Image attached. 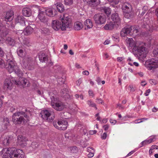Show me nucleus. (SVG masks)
Instances as JSON below:
<instances>
[{
  "label": "nucleus",
  "mask_w": 158,
  "mask_h": 158,
  "mask_svg": "<svg viewBox=\"0 0 158 158\" xmlns=\"http://www.w3.org/2000/svg\"><path fill=\"white\" fill-rule=\"evenodd\" d=\"M3 158H24V153L22 150L14 148H5L1 152Z\"/></svg>",
  "instance_id": "1"
},
{
  "label": "nucleus",
  "mask_w": 158,
  "mask_h": 158,
  "mask_svg": "<svg viewBox=\"0 0 158 158\" xmlns=\"http://www.w3.org/2000/svg\"><path fill=\"white\" fill-rule=\"evenodd\" d=\"M12 120L15 124H20L23 122L25 123L29 121V116L23 112H18L12 115Z\"/></svg>",
  "instance_id": "2"
},
{
  "label": "nucleus",
  "mask_w": 158,
  "mask_h": 158,
  "mask_svg": "<svg viewBox=\"0 0 158 158\" xmlns=\"http://www.w3.org/2000/svg\"><path fill=\"white\" fill-rule=\"evenodd\" d=\"M122 9L124 17L130 19L133 17V14L132 12V7L131 5L128 3L125 2L122 6Z\"/></svg>",
  "instance_id": "3"
},
{
  "label": "nucleus",
  "mask_w": 158,
  "mask_h": 158,
  "mask_svg": "<svg viewBox=\"0 0 158 158\" xmlns=\"http://www.w3.org/2000/svg\"><path fill=\"white\" fill-rule=\"evenodd\" d=\"M61 30L65 31L67 28H70L73 26V23L72 19L68 16L63 17L61 18Z\"/></svg>",
  "instance_id": "4"
},
{
  "label": "nucleus",
  "mask_w": 158,
  "mask_h": 158,
  "mask_svg": "<svg viewBox=\"0 0 158 158\" xmlns=\"http://www.w3.org/2000/svg\"><path fill=\"white\" fill-rule=\"evenodd\" d=\"M40 114L43 119L48 122H52L55 118L54 113L47 110L42 111Z\"/></svg>",
  "instance_id": "5"
},
{
  "label": "nucleus",
  "mask_w": 158,
  "mask_h": 158,
  "mask_svg": "<svg viewBox=\"0 0 158 158\" xmlns=\"http://www.w3.org/2000/svg\"><path fill=\"white\" fill-rule=\"evenodd\" d=\"M53 124L56 128L60 130L64 131L67 128L68 122L65 120H62L58 121L57 123L56 122H53Z\"/></svg>",
  "instance_id": "6"
},
{
  "label": "nucleus",
  "mask_w": 158,
  "mask_h": 158,
  "mask_svg": "<svg viewBox=\"0 0 158 158\" xmlns=\"http://www.w3.org/2000/svg\"><path fill=\"white\" fill-rule=\"evenodd\" d=\"M94 19L96 24L102 25L105 23L106 18L103 14H97L94 16Z\"/></svg>",
  "instance_id": "7"
},
{
  "label": "nucleus",
  "mask_w": 158,
  "mask_h": 158,
  "mask_svg": "<svg viewBox=\"0 0 158 158\" xmlns=\"http://www.w3.org/2000/svg\"><path fill=\"white\" fill-rule=\"evenodd\" d=\"M145 66L148 70H151L153 68L158 67V60L154 59L148 60L145 62Z\"/></svg>",
  "instance_id": "8"
},
{
  "label": "nucleus",
  "mask_w": 158,
  "mask_h": 158,
  "mask_svg": "<svg viewBox=\"0 0 158 158\" xmlns=\"http://www.w3.org/2000/svg\"><path fill=\"white\" fill-rule=\"evenodd\" d=\"M19 79V81H15V84L18 85H22L24 87L30 86V83L27 79L23 77H20Z\"/></svg>",
  "instance_id": "9"
},
{
  "label": "nucleus",
  "mask_w": 158,
  "mask_h": 158,
  "mask_svg": "<svg viewBox=\"0 0 158 158\" xmlns=\"http://www.w3.org/2000/svg\"><path fill=\"white\" fill-rule=\"evenodd\" d=\"M51 26L52 28L55 31H57L60 29L61 30V22L58 20H53L52 22Z\"/></svg>",
  "instance_id": "10"
},
{
  "label": "nucleus",
  "mask_w": 158,
  "mask_h": 158,
  "mask_svg": "<svg viewBox=\"0 0 158 158\" xmlns=\"http://www.w3.org/2000/svg\"><path fill=\"white\" fill-rule=\"evenodd\" d=\"M52 107L57 110L61 111L64 108V104L61 102H52L51 103Z\"/></svg>",
  "instance_id": "11"
},
{
  "label": "nucleus",
  "mask_w": 158,
  "mask_h": 158,
  "mask_svg": "<svg viewBox=\"0 0 158 158\" xmlns=\"http://www.w3.org/2000/svg\"><path fill=\"white\" fill-rule=\"evenodd\" d=\"M15 22L17 26L22 27H25V23L24 18L22 16H18L15 19Z\"/></svg>",
  "instance_id": "12"
},
{
  "label": "nucleus",
  "mask_w": 158,
  "mask_h": 158,
  "mask_svg": "<svg viewBox=\"0 0 158 158\" xmlns=\"http://www.w3.org/2000/svg\"><path fill=\"white\" fill-rule=\"evenodd\" d=\"M38 18L40 21L44 23H46L48 21V18L45 16V12L40 11L38 15Z\"/></svg>",
  "instance_id": "13"
},
{
  "label": "nucleus",
  "mask_w": 158,
  "mask_h": 158,
  "mask_svg": "<svg viewBox=\"0 0 158 158\" xmlns=\"http://www.w3.org/2000/svg\"><path fill=\"white\" fill-rule=\"evenodd\" d=\"M7 61L8 63V64L7 69L9 73H12L14 71L15 67L17 66L15 65V62L13 60H7Z\"/></svg>",
  "instance_id": "14"
},
{
  "label": "nucleus",
  "mask_w": 158,
  "mask_h": 158,
  "mask_svg": "<svg viewBox=\"0 0 158 158\" xmlns=\"http://www.w3.org/2000/svg\"><path fill=\"white\" fill-rule=\"evenodd\" d=\"M111 19L113 21V23L118 25L120 22V19L118 15V13H114L112 14L111 17Z\"/></svg>",
  "instance_id": "15"
},
{
  "label": "nucleus",
  "mask_w": 158,
  "mask_h": 158,
  "mask_svg": "<svg viewBox=\"0 0 158 158\" xmlns=\"http://www.w3.org/2000/svg\"><path fill=\"white\" fill-rule=\"evenodd\" d=\"M135 50H137L139 54L140 55H143L144 56L146 53V51L145 50V48L142 45L139 46L137 45V47L136 49H134Z\"/></svg>",
  "instance_id": "16"
},
{
  "label": "nucleus",
  "mask_w": 158,
  "mask_h": 158,
  "mask_svg": "<svg viewBox=\"0 0 158 158\" xmlns=\"http://www.w3.org/2000/svg\"><path fill=\"white\" fill-rule=\"evenodd\" d=\"M12 85L10 80L6 79L4 82V88L6 90H10L12 89Z\"/></svg>",
  "instance_id": "17"
},
{
  "label": "nucleus",
  "mask_w": 158,
  "mask_h": 158,
  "mask_svg": "<svg viewBox=\"0 0 158 158\" xmlns=\"http://www.w3.org/2000/svg\"><path fill=\"white\" fill-rule=\"evenodd\" d=\"M126 41L130 47H134V49H136L137 47L138 44L135 43L132 38H127L126 40Z\"/></svg>",
  "instance_id": "18"
},
{
  "label": "nucleus",
  "mask_w": 158,
  "mask_h": 158,
  "mask_svg": "<svg viewBox=\"0 0 158 158\" xmlns=\"http://www.w3.org/2000/svg\"><path fill=\"white\" fill-rule=\"evenodd\" d=\"M131 28L124 27L122 29L120 35L122 37H125L127 36V34H129L131 32Z\"/></svg>",
  "instance_id": "19"
},
{
  "label": "nucleus",
  "mask_w": 158,
  "mask_h": 158,
  "mask_svg": "<svg viewBox=\"0 0 158 158\" xmlns=\"http://www.w3.org/2000/svg\"><path fill=\"white\" fill-rule=\"evenodd\" d=\"M38 57L40 61L42 63L45 62L48 60L47 56L44 53H40L38 54Z\"/></svg>",
  "instance_id": "20"
},
{
  "label": "nucleus",
  "mask_w": 158,
  "mask_h": 158,
  "mask_svg": "<svg viewBox=\"0 0 158 158\" xmlns=\"http://www.w3.org/2000/svg\"><path fill=\"white\" fill-rule=\"evenodd\" d=\"M14 17V13L12 11H8L5 16V20L7 21H10L12 20Z\"/></svg>",
  "instance_id": "21"
},
{
  "label": "nucleus",
  "mask_w": 158,
  "mask_h": 158,
  "mask_svg": "<svg viewBox=\"0 0 158 158\" xmlns=\"http://www.w3.org/2000/svg\"><path fill=\"white\" fill-rule=\"evenodd\" d=\"M32 62V60L30 57H26L24 59L23 65L26 68H29Z\"/></svg>",
  "instance_id": "22"
},
{
  "label": "nucleus",
  "mask_w": 158,
  "mask_h": 158,
  "mask_svg": "<svg viewBox=\"0 0 158 158\" xmlns=\"http://www.w3.org/2000/svg\"><path fill=\"white\" fill-rule=\"evenodd\" d=\"M23 14L25 16L29 17L31 14V10L28 7L24 8L22 10Z\"/></svg>",
  "instance_id": "23"
},
{
  "label": "nucleus",
  "mask_w": 158,
  "mask_h": 158,
  "mask_svg": "<svg viewBox=\"0 0 158 158\" xmlns=\"http://www.w3.org/2000/svg\"><path fill=\"white\" fill-rule=\"evenodd\" d=\"M112 22H110L106 23L104 26V28L106 30H111L114 28V23Z\"/></svg>",
  "instance_id": "24"
},
{
  "label": "nucleus",
  "mask_w": 158,
  "mask_h": 158,
  "mask_svg": "<svg viewBox=\"0 0 158 158\" xmlns=\"http://www.w3.org/2000/svg\"><path fill=\"white\" fill-rule=\"evenodd\" d=\"M83 27L82 23L80 22H75L74 25V28L76 30H80Z\"/></svg>",
  "instance_id": "25"
},
{
  "label": "nucleus",
  "mask_w": 158,
  "mask_h": 158,
  "mask_svg": "<svg viewBox=\"0 0 158 158\" xmlns=\"http://www.w3.org/2000/svg\"><path fill=\"white\" fill-rule=\"evenodd\" d=\"M84 25L85 27V29H90L93 27V24L90 19H87L84 22Z\"/></svg>",
  "instance_id": "26"
},
{
  "label": "nucleus",
  "mask_w": 158,
  "mask_h": 158,
  "mask_svg": "<svg viewBox=\"0 0 158 158\" xmlns=\"http://www.w3.org/2000/svg\"><path fill=\"white\" fill-rule=\"evenodd\" d=\"M98 1L99 3L101 2V0H98ZM83 1L88 4L89 6H94L96 5L97 0H83Z\"/></svg>",
  "instance_id": "27"
},
{
  "label": "nucleus",
  "mask_w": 158,
  "mask_h": 158,
  "mask_svg": "<svg viewBox=\"0 0 158 158\" xmlns=\"http://www.w3.org/2000/svg\"><path fill=\"white\" fill-rule=\"evenodd\" d=\"M33 32V28L30 26H27L24 31L25 35H30Z\"/></svg>",
  "instance_id": "28"
},
{
  "label": "nucleus",
  "mask_w": 158,
  "mask_h": 158,
  "mask_svg": "<svg viewBox=\"0 0 158 158\" xmlns=\"http://www.w3.org/2000/svg\"><path fill=\"white\" fill-rule=\"evenodd\" d=\"M6 42L10 45H14L15 44L14 39L10 37H8L6 40Z\"/></svg>",
  "instance_id": "29"
},
{
  "label": "nucleus",
  "mask_w": 158,
  "mask_h": 158,
  "mask_svg": "<svg viewBox=\"0 0 158 158\" xmlns=\"http://www.w3.org/2000/svg\"><path fill=\"white\" fill-rule=\"evenodd\" d=\"M56 5L59 11L61 12L64 11V6L62 3L60 2L57 3Z\"/></svg>",
  "instance_id": "30"
},
{
  "label": "nucleus",
  "mask_w": 158,
  "mask_h": 158,
  "mask_svg": "<svg viewBox=\"0 0 158 158\" xmlns=\"http://www.w3.org/2000/svg\"><path fill=\"white\" fill-rule=\"evenodd\" d=\"M87 151L89 152L88 154V156L89 157H92L94 156V150L92 148L89 147L87 148Z\"/></svg>",
  "instance_id": "31"
},
{
  "label": "nucleus",
  "mask_w": 158,
  "mask_h": 158,
  "mask_svg": "<svg viewBox=\"0 0 158 158\" xmlns=\"http://www.w3.org/2000/svg\"><path fill=\"white\" fill-rule=\"evenodd\" d=\"M17 53L18 55L21 57H23L26 55V52L22 49H19L17 51Z\"/></svg>",
  "instance_id": "32"
},
{
  "label": "nucleus",
  "mask_w": 158,
  "mask_h": 158,
  "mask_svg": "<svg viewBox=\"0 0 158 158\" xmlns=\"http://www.w3.org/2000/svg\"><path fill=\"white\" fill-rule=\"evenodd\" d=\"M45 14L49 16L52 17L54 15L53 10L50 8L47 9L45 10Z\"/></svg>",
  "instance_id": "33"
},
{
  "label": "nucleus",
  "mask_w": 158,
  "mask_h": 158,
  "mask_svg": "<svg viewBox=\"0 0 158 158\" xmlns=\"http://www.w3.org/2000/svg\"><path fill=\"white\" fill-rule=\"evenodd\" d=\"M27 140L25 137L21 135L19 136L18 138V142L21 145L22 144L23 142H25Z\"/></svg>",
  "instance_id": "34"
},
{
  "label": "nucleus",
  "mask_w": 158,
  "mask_h": 158,
  "mask_svg": "<svg viewBox=\"0 0 158 158\" xmlns=\"http://www.w3.org/2000/svg\"><path fill=\"white\" fill-rule=\"evenodd\" d=\"M146 28L147 30L150 32L153 31L154 30V27L152 23H150L149 24H147L146 25Z\"/></svg>",
  "instance_id": "35"
},
{
  "label": "nucleus",
  "mask_w": 158,
  "mask_h": 158,
  "mask_svg": "<svg viewBox=\"0 0 158 158\" xmlns=\"http://www.w3.org/2000/svg\"><path fill=\"white\" fill-rule=\"evenodd\" d=\"M14 71L19 76H21L23 74V72L17 66L15 67V69Z\"/></svg>",
  "instance_id": "36"
},
{
  "label": "nucleus",
  "mask_w": 158,
  "mask_h": 158,
  "mask_svg": "<svg viewBox=\"0 0 158 158\" xmlns=\"http://www.w3.org/2000/svg\"><path fill=\"white\" fill-rule=\"evenodd\" d=\"M102 10L108 16L111 13V10L110 8L108 7H103Z\"/></svg>",
  "instance_id": "37"
},
{
  "label": "nucleus",
  "mask_w": 158,
  "mask_h": 158,
  "mask_svg": "<svg viewBox=\"0 0 158 158\" xmlns=\"http://www.w3.org/2000/svg\"><path fill=\"white\" fill-rule=\"evenodd\" d=\"M65 136L66 138L70 139H73L75 136L74 134L71 133H66L65 135Z\"/></svg>",
  "instance_id": "38"
},
{
  "label": "nucleus",
  "mask_w": 158,
  "mask_h": 158,
  "mask_svg": "<svg viewBox=\"0 0 158 158\" xmlns=\"http://www.w3.org/2000/svg\"><path fill=\"white\" fill-rule=\"evenodd\" d=\"M10 137H6L3 140V144L6 146L8 145L10 143Z\"/></svg>",
  "instance_id": "39"
},
{
  "label": "nucleus",
  "mask_w": 158,
  "mask_h": 158,
  "mask_svg": "<svg viewBox=\"0 0 158 158\" xmlns=\"http://www.w3.org/2000/svg\"><path fill=\"white\" fill-rule=\"evenodd\" d=\"M88 105L90 106L94 107L96 109H97V107L96 104L91 100H88L87 102Z\"/></svg>",
  "instance_id": "40"
},
{
  "label": "nucleus",
  "mask_w": 158,
  "mask_h": 158,
  "mask_svg": "<svg viewBox=\"0 0 158 158\" xmlns=\"http://www.w3.org/2000/svg\"><path fill=\"white\" fill-rule=\"evenodd\" d=\"M130 27L131 28V31L133 30L134 34H136L139 32V27H133L131 26Z\"/></svg>",
  "instance_id": "41"
},
{
  "label": "nucleus",
  "mask_w": 158,
  "mask_h": 158,
  "mask_svg": "<svg viewBox=\"0 0 158 158\" xmlns=\"http://www.w3.org/2000/svg\"><path fill=\"white\" fill-rule=\"evenodd\" d=\"M64 2L65 5L70 6L73 4V0H64Z\"/></svg>",
  "instance_id": "42"
},
{
  "label": "nucleus",
  "mask_w": 158,
  "mask_h": 158,
  "mask_svg": "<svg viewBox=\"0 0 158 158\" xmlns=\"http://www.w3.org/2000/svg\"><path fill=\"white\" fill-rule=\"evenodd\" d=\"M5 66V63L3 60L0 58V67L3 68Z\"/></svg>",
  "instance_id": "43"
},
{
  "label": "nucleus",
  "mask_w": 158,
  "mask_h": 158,
  "mask_svg": "<svg viewBox=\"0 0 158 158\" xmlns=\"http://www.w3.org/2000/svg\"><path fill=\"white\" fill-rule=\"evenodd\" d=\"M148 10V8L146 6H144L142 9L143 11L142 12L141 15H143L147 12V10Z\"/></svg>",
  "instance_id": "44"
},
{
  "label": "nucleus",
  "mask_w": 158,
  "mask_h": 158,
  "mask_svg": "<svg viewBox=\"0 0 158 158\" xmlns=\"http://www.w3.org/2000/svg\"><path fill=\"white\" fill-rule=\"evenodd\" d=\"M96 102L99 104L104 103L103 100L101 98H97L96 99Z\"/></svg>",
  "instance_id": "45"
},
{
  "label": "nucleus",
  "mask_w": 158,
  "mask_h": 158,
  "mask_svg": "<svg viewBox=\"0 0 158 158\" xmlns=\"http://www.w3.org/2000/svg\"><path fill=\"white\" fill-rule=\"evenodd\" d=\"M128 88L130 89V90L131 92H134L135 90V87L132 85H129Z\"/></svg>",
  "instance_id": "46"
},
{
  "label": "nucleus",
  "mask_w": 158,
  "mask_h": 158,
  "mask_svg": "<svg viewBox=\"0 0 158 158\" xmlns=\"http://www.w3.org/2000/svg\"><path fill=\"white\" fill-rule=\"evenodd\" d=\"M148 119L147 118H142L138 119L137 120H136L135 121V123H141L143 122V120H147Z\"/></svg>",
  "instance_id": "47"
},
{
  "label": "nucleus",
  "mask_w": 158,
  "mask_h": 158,
  "mask_svg": "<svg viewBox=\"0 0 158 158\" xmlns=\"http://www.w3.org/2000/svg\"><path fill=\"white\" fill-rule=\"evenodd\" d=\"M23 44L24 45L29 46L31 45L30 42L28 40H25L24 41Z\"/></svg>",
  "instance_id": "48"
},
{
  "label": "nucleus",
  "mask_w": 158,
  "mask_h": 158,
  "mask_svg": "<svg viewBox=\"0 0 158 158\" xmlns=\"http://www.w3.org/2000/svg\"><path fill=\"white\" fill-rule=\"evenodd\" d=\"M107 136V134L106 132H104L101 136V138L102 139H105Z\"/></svg>",
  "instance_id": "49"
},
{
  "label": "nucleus",
  "mask_w": 158,
  "mask_h": 158,
  "mask_svg": "<svg viewBox=\"0 0 158 158\" xmlns=\"http://www.w3.org/2000/svg\"><path fill=\"white\" fill-rule=\"evenodd\" d=\"M42 31L43 33L45 34H48L49 33V30L48 28H44Z\"/></svg>",
  "instance_id": "50"
},
{
  "label": "nucleus",
  "mask_w": 158,
  "mask_h": 158,
  "mask_svg": "<svg viewBox=\"0 0 158 158\" xmlns=\"http://www.w3.org/2000/svg\"><path fill=\"white\" fill-rule=\"evenodd\" d=\"M116 108H118L119 109L123 110L124 107L120 103H118L117 105Z\"/></svg>",
  "instance_id": "51"
},
{
  "label": "nucleus",
  "mask_w": 158,
  "mask_h": 158,
  "mask_svg": "<svg viewBox=\"0 0 158 158\" xmlns=\"http://www.w3.org/2000/svg\"><path fill=\"white\" fill-rule=\"evenodd\" d=\"M70 150L71 153L75 152L77 151V148L74 147H72L70 148Z\"/></svg>",
  "instance_id": "52"
},
{
  "label": "nucleus",
  "mask_w": 158,
  "mask_h": 158,
  "mask_svg": "<svg viewBox=\"0 0 158 158\" xmlns=\"http://www.w3.org/2000/svg\"><path fill=\"white\" fill-rule=\"evenodd\" d=\"M89 96L91 98H93L94 96V92L92 90H89Z\"/></svg>",
  "instance_id": "53"
},
{
  "label": "nucleus",
  "mask_w": 158,
  "mask_h": 158,
  "mask_svg": "<svg viewBox=\"0 0 158 158\" xmlns=\"http://www.w3.org/2000/svg\"><path fill=\"white\" fill-rule=\"evenodd\" d=\"M154 55L156 57L158 56V49L154 50L153 51Z\"/></svg>",
  "instance_id": "54"
},
{
  "label": "nucleus",
  "mask_w": 158,
  "mask_h": 158,
  "mask_svg": "<svg viewBox=\"0 0 158 158\" xmlns=\"http://www.w3.org/2000/svg\"><path fill=\"white\" fill-rule=\"evenodd\" d=\"M149 82L152 85H155L156 84V81L153 80H150Z\"/></svg>",
  "instance_id": "55"
},
{
  "label": "nucleus",
  "mask_w": 158,
  "mask_h": 158,
  "mask_svg": "<svg viewBox=\"0 0 158 158\" xmlns=\"http://www.w3.org/2000/svg\"><path fill=\"white\" fill-rule=\"evenodd\" d=\"M97 132L96 131L94 130L93 131H89V134L90 135H93L95 134Z\"/></svg>",
  "instance_id": "56"
},
{
  "label": "nucleus",
  "mask_w": 158,
  "mask_h": 158,
  "mask_svg": "<svg viewBox=\"0 0 158 158\" xmlns=\"http://www.w3.org/2000/svg\"><path fill=\"white\" fill-rule=\"evenodd\" d=\"M151 148L152 150L154 149H158V146L156 145H152L151 146Z\"/></svg>",
  "instance_id": "57"
},
{
  "label": "nucleus",
  "mask_w": 158,
  "mask_h": 158,
  "mask_svg": "<svg viewBox=\"0 0 158 158\" xmlns=\"http://www.w3.org/2000/svg\"><path fill=\"white\" fill-rule=\"evenodd\" d=\"M82 82V80L81 79H79L76 81V84L77 85H79Z\"/></svg>",
  "instance_id": "58"
},
{
  "label": "nucleus",
  "mask_w": 158,
  "mask_h": 158,
  "mask_svg": "<svg viewBox=\"0 0 158 158\" xmlns=\"http://www.w3.org/2000/svg\"><path fill=\"white\" fill-rule=\"evenodd\" d=\"M4 56L2 48L0 47V56L2 57Z\"/></svg>",
  "instance_id": "59"
},
{
  "label": "nucleus",
  "mask_w": 158,
  "mask_h": 158,
  "mask_svg": "<svg viewBox=\"0 0 158 158\" xmlns=\"http://www.w3.org/2000/svg\"><path fill=\"white\" fill-rule=\"evenodd\" d=\"M103 127L105 131H106L109 128V125H106L103 126Z\"/></svg>",
  "instance_id": "60"
},
{
  "label": "nucleus",
  "mask_w": 158,
  "mask_h": 158,
  "mask_svg": "<svg viewBox=\"0 0 158 158\" xmlns=\"http://www.w3.org/2000/svg\"><path fill=\"white\" fill-rule=\"evenodd\" d=\"M142 143H143L145 144H146L150 143L149 142V141L148 139V140H145L144 141H143L142 142Z\"/></svg>",
  "instance_id": "61"
},
{
  "label": "nucleus",
  "mask_w": 158,
  "mask_h": 158,
  "mask_svg": "<svg viewBox=\"0 0 158 158\" xmlns=\"http://www.w3.org/2000/svg\"><path fill=\"white\" fill-rule=\"evenodd\" d=\"M82 74L83 75L87 76L89 74V73L87 71H85L82 72Z\"/></svg>",
  "instance_id": "62"
},
{
  "label": "nucleus",
  "mask_w": 158,
  "mask_h": 158,
  "mask_svg": "<svg viewBox=\"0 0 158 158\" xmlns=\"http://www.w3.org/2000/svg\"><path fill=\"white\" fill-rule=\"evenodd\" d=\"M110 121L111 123L112 124L114 125L116 123V121L115 120L110 119Z\"/></svg>",
  "instance_id": "63"
},
{
  "label": "nucleus",
  "mask_w": 158,
  "mask_h": 158,
  "mask_svg": "<svg viewBox=\"0 0 158 158\" xmlns=\"http://www.w3.org/2000/svg\"><path fill=\"white\" fill-rule=\"evenodd\" d=\"M62 93L63 94H64V96H65L66 94H67L68 93V90L66 89H65L64 91H62Z\"/></svg>",
  "instance_id": "64"
}]
</instances>
